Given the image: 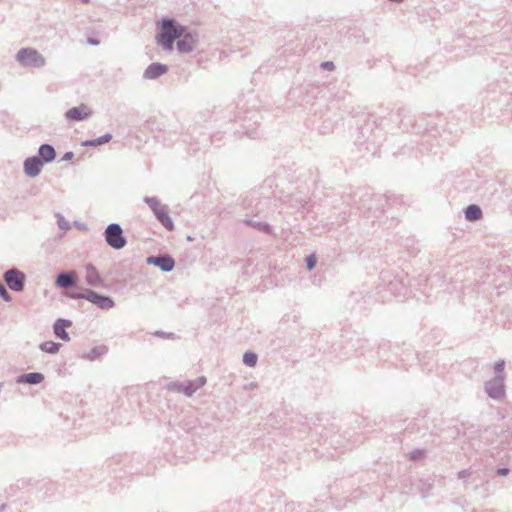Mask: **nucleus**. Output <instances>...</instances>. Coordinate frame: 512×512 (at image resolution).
Returning <instances> with one entry per match:
<instances>
[{
    "mask_svg": "<svg viewBox=\"0 0 512 512\" xmlns=\"http://www.w3.org/2000/svg\"><path fill=\"white\" fill-rule=\"evenodd\" d=\"M316 265V258L314 255H310L306 258V266L308 270H312Z\"/></svg>",
    "mask_w": 512,
    "mask_h": 512,
    "instance_id": "nucleus-28",
    "label": "nucleus"
},
{
    "mask_svg": "<svg viewBox=\"0 0 512 512\" xmlns=\"http://www.w3.org/2000/svg\"><path fill=\"white\" fill-rule=\"evenodd\" d=\"M38 157L45 163H51L56 158V151L50 144H41L38 148Z\"/></svg>",
    "mask_w": 512,
    "mask_h": 512,
    "instance_id": "nucleus-14",
    "label": "nucleus"
},
{
    "mask_svg": "<svg viewBox=\"0 0 512 512\" xmlns=\"http://www.w3.org/2000/svg\"><path fill=\"white\" fill-rule=\"evenodd\" d=\"M15 60L20 66L27 69H41L47 61L42 53L31 47H24L17 51Z\"/></svg>",
    "mask_w": 512,
    "mask_h": 512,
    "instance_id": "nucleus-2",
    "label": "nucleus"
},
{
    "mask_svg": "<svg viewBox=\"0 0 512 512\" xmlns=\"http://www.w3.org/2000/svg\"><path fill=\"white\" fill-rule=\"evenodd\" d=\"M505 368V361L504 360H498L494 365V371L496 375H504L503 371Z\"/></svg>",
    "mask_w": 512,
    "mask_h": 512,
    "instance_id": "nucleus-27",
    "label": "nucleus"
},
{
    "mask_svg": "<svg viewBox=\"0 0 512 512\" xmlns=\"http://www.w3.org/2000/svg\"><path fill=\"white\" fill-rule=\"evenodd\" d=\"M421 494H422L423 498L428 496V492L426 490H424V488H421Z\"/></svg>",
    "mask_w": 512,
    "mask_h": 512,
    "instance_id": "nucleus-35",
    "label": "nucleus"
},
{
    "mask_svg": "<svg viewBox=\"0 0 512 512\" xmlns=\"http://www.w3.org/2000/svg\"><path fill=\"white\" fill-rule=\"evenodd\" d=\"M144 202L149 206L157 220L169 231L174 229V223L168 215V206L161 204L155 197H145Z\"/></svg>",
    "mask_w": 512,
    "mask_h": 512,
    "instance_id": "nucleus-3",
    "label": "nucleus"
},
{
    "mask_svg": "<svg viewBox=\"0 0 512 512\" xmlns=\"http://www.w3.org/2000/svg\"><path fill=\"white\" fill-rule=\"evenodd\" d=\"M155 335L158 336V337H162V338H170V337L173 336L172 333H166V332H163V331H157L155 333Z\"/></svg>",
    "mask_w": 512,
    "mask_h": 512,
    "instance_id": "nucleus-31",
    "label": "nucleus"
},
{
    "mask_svg": "<svg viewBox=\"0 0 512 512\" xmlns=\"http://www.w3.org/2000/svg\"><path fill=\"white\" fill-rule=\"evenodd\" d=\"M57 217V224H58V227L63 230V231H67L70 229V224L69 222L61 215V214H57L56 215Z\"/></svg>",
    "mask_w": 512,
    "mask_h": 512,
    "instance_id": "nucleus-25",
    "label": "nucleus"
},
{
    "mask_svg": "<svg viewBox=\"0 0 512 512\" xmlns=\"http://www.w3.org/2000/svg\"><path fill=\"white\" fill-rule=\"evenodd\" d=\"M89 43L92 44V45H97L98 44V40L89 39Z\"/></svg>",
    "mask_w": 512,
    "mask_h": 512,
    "instance_id": "nucleus-36",
    "label": "nucleus"
},
{
    "mask_svg": "<svg viewBox=\"0 0 512 512\" xmlns=\"http://www.w3.org/2000/svg\"><path fill=\"white\" fill-rule=\"evenodd\" d=\"M104 237L106 243L115 250H120L127 244L123 229L118 223L109 224L104 231Z\"/></svg>",
    "mask_w": 512,
    "mask_h": 512,
    "instance_id": "nucleus-5",
    "label": "nucleus"
},
{
    "mask_svg": "<svg viewBox=\"0 0 512 512\" xmlns=\"http://www.w3.org/2000/svg\"><path fill=\"white\" fill-rule=\"evenodd\" d=\"M321 67L325 70H333L335 68L334 63L331 61L322 62Z\"/></svg>",
    "mask_w": 512,
    "mask_h": 512,
    "instance_id": "nucleus-30",
    "label": "nucleus"
},
{
    "mask_svg": "<svg viewBox=\"0 0 512 512\" xmlns=\"http://www.w3.org/2000/svg\"><path fill=\"white\" fill-rule=\"evenodd\" d=\"M72 325V322L68 319L59 318L53 324V332L54 335L61 339L62 341L68 342L70 341V336L66 331Z\"/></svg>",
    "mask_w": 512,
    "mask_h": 512,
    "instance_id": "nucleus-12",
    "label": "nucleus"
},
{
    "mask_svg": "<svg viewBox=\"0 0 512 512\" xmlns=\"http://www.w3.org/2000/svg\"><path fill=\"white\" fill-rule=\"evenodd\" d=\"M70 297L72 299H85L100 309H110L115 305L114 300L110 296L99 294L91 289H85L81 293H73Z\"/></svg>",
    "mask_w": 512,
    "mask_h": 512,
    "instance_id": "nucleus-4",
    "label": "nucleus"
},
{
    "mask_svg": "<svg viewBox=\"0 0 512 512\" xmlns=\"http://www.w3.org/2000/svg\"><path fill=\"white\" fill-rule=\"evenodd\" d=\"M458 475H459V478H465V477L469 476V472H468V470H462L459 472Z\"/></svg>",
    "mask_w": 512,
    "mask_h": 512,
    "instance_id": "nucleus-34",
    "label": "nucleus"
},
{
    "mask_svg": "<svg viewBox=\"0 0 512 512\" xmlns=\"http://www.w3.org/2000/svg\"><path fill=\"white\" fill-rule=\"evenodd\" d=\"M258 356L254 352H246L243 355V363L248 367H254L257 364Z\"/></svg>",
    "mask_w": 512,
    "mask_h": 512,
    "instance_id": "nucleus-22",
    "label": "nucleus"
},
{
    "mask_svg": "<svg viewBox=\"0 0 512 512\" xmlns=\"http://www.w3.org/2000/svg\"><path fill=\"white\" fill-rule=\"evenodd\" d=\"M43 167V161L38 156L27 157L23 163V171L30 178L39 176Z\"/></svg>",
    "mask_w": 512,
    "mask_h": 512,
    "instance_id": "nucleus-8",
    "label": "nucleus"
},
{
    "mask_svg": "<svg viewBox=\"0 0 512 512\" xmlns=\"http://www.w3.org/2000/svg\"><path fill=\"white\" fill-rule=\"evenodd\" d=\"M191 384V388L193 389V392L195 393L198 389L203 387L206 383V378L204 376H200L194 380L189 381Z\"/></svg>",
    "mask_w": 512,
    "mask_h": 512,
    "instance_id": "nucleus-24",
    "label": "nucleus"
},
{
    "mask_svg": "<svg viewBox=\"0 0 512 512\" xmlns=\"http://www.w3.org/2000/svg\"><path fill=\"white\" fill-rule=\"evenodd\" d=\"M168 72V66L166 64L154 62L148 65L144 70L143 78L147 80H156Z\"/></svg>",
    "mask_w": 512,
    "mask_h": 512,
    "instance_id": "nucleus-11",
    "label": "nucleus"
},
{
    "mask_svg": "<svg viewBox=\"0 0 512 512\" xmlns=\"http://www.w3.org/2000/svg\"><path fill=\"white\" fill-rule=\"evenodd\" d=\"M85 272V281L88 285L93 287H100L103 285V278L93 264H86Z\"/></svg>",
    "mask_w": 512,
    "mask_h": 512,
    "instance_id": "nucleus-13",
    "label": "nucleus"
},
{
    "mask_svg": "<svg viewBox=\"0 0 512 512\" xmlns=\"http://www.w3.org/2000/svg\"><path fill=\"white\" fill-rule=\"evenodd\" d=\"M146 262L159 267L164 272H170L175 267V261L170 255L149 256Z\"/></svg>",
    "mask_w": 512,
    "mask_h": 512,
    "instance_id": "nucleus-9",
    "label": "nucleus"
},
{
    "mask_svg": "<svg viewBox=\"0 0 512 512\" xmlns=\"http://www.w3.org/2000/svg\"><path fill=\"white\" fill-rule=\"evenodd\" d=\"M61 344L54 341H45L40 344L39 348L41 351L48 354H56L61 348Z\"/></svg>",
    "mask_w": 512,
    "mask_h": 512,
    "instance_id": "nucleus-19",
    "label": "nucleus"
},
{
    "mask_svg": "<svg viewBox=\"0 0 512 512\" xmlns=\"http://www.w3.org/2000/svg\"><path fill=\"white\" fill-rule=\"evenodd\" d=\"M82 1H83L84 3H88V2H89V0H82Z\"/></svg>",
    "mask_w": 512,
    "mask_h": 512,
    "instance_id": "nucleus-38",
    "label": "nucleus"
},
{
    "mask_svg": "<svg viewBox=\"0 0 512 512\" xmlns=\"http://www.w3.org/2000/svg\"><path fill=\"white\" fill-rule=\"evenodd\" d=\"M157 43L166 51H171L175 40L179 53L192 52L198 43V34L180 25L173 18H163L158 23Z\"/></svg>",
    "mask_w": 512,
    "mask_h": 512,
    "instance_id": "nucleus-1",
    "label": "nucleus"
},
{
    "mask_svg": "<svg viewBox=\"0 0 512 512\" xmlns=\"http://www.w3.org/2000/svg\"><path fill=\"white\" fill-rule=\"evenodd\" d=\"M55 284L59 288H70L75 286L76 278L74 274L70 272H61L57 275Z\"/></svg>",
    "mask_w": 512,
    "mask_h": 512,
    "instance_id": "nucleus-15",
    "label": "nucleus"
},
{
    "mask_svg": "<svg viewBox=\"0 0 512 512\" xmlns=\"http://www.w3.org/2000/svg\"><path fill=\"white\" fill-rule=\"evenodd\" d=\"M0 297L6 302H10L12 300L11 295L8 293L5 285L1 281H0Z\"/></svg>",
    "mask_w": 512,
    "mask_h": 512,
    "instance_id": "nucleus-26",
    "label": "nucleus"
},
{
    "mask_svg": "<svg viewBox=\"0 0 512 512\" xmlns=\"http://www.w3.org/2000/svg\"><path fill=\"white\" fill-rule=\"evenodd\" d=\"M4 281L7 286L16 292H20L24 290L26 276L23 272L16 268H12L7 270L3 275Z\"/></svg>",
    "mask_w": 512,
    "mask_h": 512,
    "instance_id": "nucleus-6",
    "label": "nucleus"
},
{
    "mask_svg": "<svg viewBox=\"0 0 512 512\" xmlns=\"http://www.w3.org/2000/svg\"><path fill=\"white\" fill-rule=\"evenodd\" d=\"M168 390L176 391L179 393H183L184 395L191 397L194 392L191 388L190 382L182 383V382H171L167 386Z\"/></svg>",
    "mask_w": 512,
    "mask_h": 512,
    "instance_id": "nucleus-17",
    "label": "nucleus"
},
{
    "mask_svg": "<svg viewBox=\"0 0 512 512\" xmlns=\"http://www.w3.org/2000/svg\"><path fill=\"white\" fill-rule=\"evenodd\" d=\"M112 139V135L110 133H106L96 139L86 140L82 142L83 146H100L105 143H108Z\"/></svg>",
    "mask_w": 512,
    "mask_h": 512,
    "instance_id": "nucleus-21",
    "label": "nucleus"
},
{
    "mask_svg": "<svg viewBox=\"0 0 512 512\" xmlns=\"http://www.w3.org/2000/svg\"><path fill=\"white\" fill-rule=\"evenodd\" d=\"M465 219L470 222L478 221L482 217V210L478 205H468L465 210Z\"/></svg>",
    "mask_w": 512,
    "mask_h": 512,
    "instance_id": "nucleus-18",
    "label": "nucleus"
},
{
    "mask_svg": "<svg viewBox=\"0 0 512 512\" xmlns=\"http://www.w3.org/2000/svg\"><path fill=\"white\" fill-rule=\"evenodd\" d=\"M92 111L85 104L72 107L65 112V118L69 121H82L89 118Z\"/></svg>",
    "mask_w": 512,
    "mask_h": 512,
    "instance_id": "nucleus-10",
    "label": "nucleus"
},
{
    "mask_svg": "<svg viewBox=\"0 0 512 512\" xmlns=\"http://www.w3.org/2000/svg\"><path fill=\"white\" fill-rule=\"evenodd\" d=\"M244 222L253 227V228H257L259 230H262V231H268L269 230V225L266 224V223H262V222H259V221H254V220H251V219H245Z\"/></svg>",
    "mask_w": 512,
    "mask_h": 512,
    "instance_id": "nucleus-23",
    "label": "nucleus"
},
{
    "mask_svg": "<svg viewBox=\"0 0 512 512\" xmlns=\"http://www.w3.org/2000/svg\"><path fill=\"white\" fill-rule=\"evenodd\" d=\"M105 352H106V347H104V346L94 347L89 352L84 353L81 357L83 359H86L89 361H94V360L98 359L100 356H102Z\"/></svg>",
    "mask_w": 512,
    "mask_h": 512,
    "instance_id": "nucleus-20",
    "label": "nucleus"
},
{
    "mask_svg": "<svg viewBox=\"0 0 512 512\" xmlns=\"http://www.w3.org/2000/svg\"><path fill=\"white\" fill-rule=\"evenodd\" d=\"M73 157H74L73 152L69 151V152H66V153L63 155L62 160H63V161H70Z\"/></svg>",
    "mask_w": 512,
    "mask_h": 512,
    "instance_id": "nucleus-32",
    "label": "nucleus"
},
{
    "mask_svg": "<svg viewBox=\"0 0 512 512\" xmlns=\"http://www.w3.org/2000/svg\"><path fill=\"white\" fill-rule=\"evenodd\" d=\"M44 380V375L40 372H30L22 374L17 377V383H27L31 385H38Z\"/></svg>",
    "mask_w": 512,
    "mask_h": 512,
    "instance_id": "nucleus-16",
    "label": "nucleus"
},
{
    "mask_svg": "<svg viewBox=\"0 0 512 512\" xmlns=\"http://www.w3.org/2000/svg\"><path fill=\"white\" fill-rule=\"evenodd\" d=\"M423 454H424L423 450H414L413 452H411V454H410V458H411L412 460H415V461H416V460L421 459V458H422V456H423Z\"/></svg>",
    "mask_w": 512,
    "mask_h": 512,
    "instance_id": "nucleus-29",
    "label": "nucleus"
},
{
    "mask_svg": "<svg viewBox=\"0 0 512 512\" xmlns=\"http://www.w3.org/2000/svg\"><path fill=\"white\" fill-rule=\"evenodd\" d=\"M5 508H6V505H5V504H2V505L0 506V512H3V511L5 510Z\"/></svg>",
    "mask_w": 512,
    "mask_h": 512,
    "instance_id": "nucleus-37",
    "label": "nucleus"
},
{
    "mask_svg": "<svg viewBox=\"0 0 512 512\" xmlns=\"http://www.w3.org/2000/svg\"><path fill=\"white\" fill-rule=\"evenodd\" d=\"M504 375H495V377L485 383V391L489 397L500 399L504 396Z\"/></svg>",
    "mask_w": 512,
    "mask_h": 512,
    "instance_id": "nucleus-7",
    "label": "nucleus"
},
{
    "mask_svg": "<svg viewBox=\"0 0 512 512\" xmlns=\"http://www.w3.org/2000/svg\"><path fill=\"white\" fill-rule=\"evenodd\" d=\"M508 473H509V469L508 468H499L497 470V474L500 475V476H506Z\"/></svg>",
    "mask_w": 512,
    "mask_h": 512,
    "instance_id": "nucleus-33",
    "label": "nucleus"
}]
</instances>
